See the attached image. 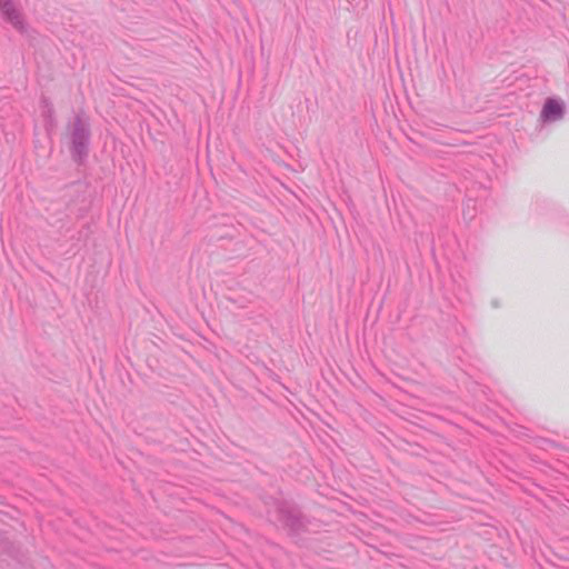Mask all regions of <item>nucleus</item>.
<instances>
[{
    "instance_id": "nucleus-1",
    "label": "nucleus",
    "mask_w": 569,
    "mask_h": 569,
    "mask_svg": "<svg viewBox=\"0 0 569 569\" xmlns=\"http://www.w3.org/2000/svg\"><path fill=\"white\" fill-rule=\"evenodd\" d=\"M67 137L72 160L82 164L89 156L91 143L90 122L83 112H78L67 124Z\"/></svg>"
},
{
    "instance_id": "nucleus-2",
    "label": "nucleus",
    "mask_w": 569,
    "mask_h": 569,
    "mask_svg": "<svg viewBox=\"0 0 569 569\" xmlns=\"http://www.w3.org/2000/svg\"><path fill=\"white\" fill-rule=\"evenodd\" d=\"M0 12L4 21L9 22L18 32L26 33L28 26L16 0H0Z\"/></svg>"
},
{
    "instance_id": "nucleus-3",
    "label": "nucleus",
    "mask_w": 569,
    "mask_h": 569,
    "mask_svg": "<svg viewBox=\"0 0 569 569\" xmlns=\"http://www.w3.org/2000/svg\"><path fill=\"white\" fill-rule=\"evenodd\" d=\"M563 102L555 98H548L543 103L539 120L542 123H552L560 121L563 118Z\"/></svg>"
},
{
    "instance_id": "nucleus-4",
    "label": "nucleus",
    "mask_w": 569,
    "mask_h": 569,
    "mask_svg": "<svg viewBox=\"0 0 569 569\" xmlns=\"http://www.w3.org/2000/svg\"><path fill=\"white\" fill-rule=\"evenodd\" d=\"M278 517L279 521L293 532H297L302 525L300 512L288 503L278 506Z\"/></svg>"
}]
</instances>
